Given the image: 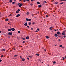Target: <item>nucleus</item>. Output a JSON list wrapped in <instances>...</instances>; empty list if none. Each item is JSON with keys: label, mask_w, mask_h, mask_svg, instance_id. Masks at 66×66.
<instances>
[{"label": "nucleus", "mask_w": 66, "mask_h": 66, "mask_svg": "<svg viewBox=\"0 0 66 66\" xmlns=\"http://www.w3.org/2000/svg\"><path fill=\"white\" fill-rule=\"evenodd\" d=\"M8 34H9V35H12V32H9Z\"/></svg>", "instance_id": "nucleus-1"}, {"label": "nucleus", "mask_w": 66, "mask_h": 66, "mask_svg": "<svg viewBox=\"0 0 66 66\" xmlns=\"http://www.w3.org/2000/svg\"><path fill=\"white\" fill-rule=\"evenodd\" d=\"M15 29H14V28H11V30L12 31H15Z\"/></svg>", "instance_id": "nucleus-2"}, {"label": "nucleus", "mask_w": 66, "mask_h": 66, "mask_svg": "<svg viewBox=\"0 0 66 66\" xmlns=\"http://www.w3.org/2000/svg\"><path fill=\"white\" fill-rule=\"evenodd\" d=\"M22 5V4H21L19 5V7H21Z\"/></svg>", "instance_id": "nucleus-3"}, {"label": "nucleus", "mask_w": 66, "mask_h": 66, "mask_svg": "<svg viewBox=\"0 0 66 66\" xmlns=\"http://www.w3.org/2000/svg\"><path fill=\"white\" fill-rule=\"evenodd\" d=\"M24 25L25 26H27V22H26L24 24Z\"/></svg>", "instance_id": "nucleus-4"}, {"label": "nucleus", "mask_w": 66, "mask_h": 66, "mask_svg": "<svg viewBox=\"0 0 66 66\" xmlns=\"http://www.w3.org/2000/svg\"><path fill=\"white\" fill-rule=\"evenodd\" d=\"M54 4H58V3H57V2H55Z\"/></svg>", "instance_id": "nucleus-5"}, {"label": "nucleus", "mask_w": 66, "mask_h": 66, "mask_svg": "<svg viewBox=\"0 0 66 66\" xmlns=\"http://www.w3.org/2000/svg\"><path fill=\"white\" fill-rule=\"evenodd\" d=\"M19 16H20V15L18 14L16 15V17H19Z\"/></svg>", "instance_id": "nucleus-6"}, {"label": "nucleus", "mask_w": 66, "mask_h": 66, "mask_svg": "<svg viewBox=\"0 0 66 66\" xmlns=\"http://www.w3.org/2000/svg\"><path fill=\"white\" fill-rule=\"evenodd\" d=\"M9 20V19H5V21H7Z\"/></svg>", "instance_id": "nucleus-7"}, {"label": "nucleus", "mask_w": 66, "mask_h": 66, "mask_svg": "<svg viewBox=\"0 0 66 66\" xmlns=\"http://www.w3.org/2000/svg\"><path fill=\"white\" fill-rule=\"evenodd\" d=\"M26 39H29V36H27L26 37Z\"/></svg>", "instance_id": "nucleus-8"}, {"label": "nucleus", "mask_w": 66, "mask_h": 66, "mask_svg": "<svg viewBox=\"0 0 66 66\" xmlns=\"http://www.w3.org/2000/svg\"><path fill=\"white\" fill-rule=\"evenodd\" d=\"M54 36H55V37H57V36H58V35L57 34H56L54 35Z\"/></svg>", "instance_id": "nucleus-9"}, {"label": "nucleus", "mask_w": 66, "mask_h": 66, "mask_svg": "<svg viewBox=\"0 0 66 66\" xmlns=\"http://www.w3.org/2000/svg\"><path fill=\"white\" fill-rule=\"evenodd\" d=\"M25 60V59L24 58H22V61H24Z\"/></svg>", "instance_id": "nucleus-10"}, {"label": "nucleus", "mask_w": 66, "mask_h": 66, "mask_svg": "<svg viewBox=\"0 0 66 66\" xmlns=\"http://www.w3.org/2000/svg\"><path fill=\"white\" fill-rule=\"evenodd\" d=\"M57 34H58V35H59V34H60V32H59V31H58L57 33Z\"/></svg>", "instance_id": "nucleus-11"}, {"label": "nucleus", "mask_w": 66, "mask_h": 66, "mask_svg": "<svg viewBox=\"0 0 66 66\" xmlns=\"http://www.w3.org/2000/svg\"><path fill=\"white\" fill-rule=\"evenodd\" d=\"M2 51H5V49H2Z\"/></svg>", "instance_id": "nucleus-12"}, {"label": "nucleus", "mask_w": 66, "mask_h": 66, "mask_svg": "<svg viewBox=\"0 0 66 66\" xmlns=\"http://www.w3.org/2000/svg\"><path fill=\"white\" fill-rule=\"evenodd\" d=\"M42 6V5H39L38 6L39 7H41V6Z\"/></svg>", "instance_id": "nucleus-13"}, {"label": "nucleus", "mask_w": 66, "mask_h": 66, "mask_svg": "<svg viewBox=\"0 0 66 66\" xmlns=\"http://www.w3.org/2000/svg\"><path fill=\"white\" fill-rule=\"evenodd\" d=\"M46 38H47V39H48V38H49V37L48 36H46Z\"/></svg>", "instance_id": "nucleus-14"}, {"label": "nucleus", "mask_w": 66, "mask_h": 66, "mask_svg": "<svg viewBox=\"0 0 66 66\" xmlns=\"http://www.w3.org/2000/svg\"><path fill=\"white\" fill-rule=\"evenodd\" d=\"M26 20L27 21H29V19L27 18L26 19Z\"/></svg>", "instance_id": "nucleus-15"}, {"label": "nucleus", "mask_w": 66, "mask_h": 66, "mask_svg": "<svg viewBox=\"0 0 66 66\" xmlns=\"http://www.w3.org/2000/svg\"><path fill=\"white\" fill-rule=\"evenodd\" d=\"M37 3L38 4H40V3H39V2H37Z\"/></svg>", "instance_id": "nucleus-16"}, {"label": "nucleus", "mask_w": 66, "mask_h": 66, "mask_svg": "<svg viewBox=\"0 0 66 66\" xmlns=\"http://www.w3.org/2000/svg\"><path fill=\"white\" fill-rule=\"evenodd\" d=\"M64 3V2H62V3H60V4H63Z\"/></svg>", "instance_id": "nucleus-17"}, {"label": "nucleus", "mask_w": 66, "mask_h": 66, "mask_svg": "<svg viewBox=\"0 0 66 66\" xmlns=\"http://www.w3.org/2000/svg\"><path fill=\"white\" fill-rule=\"evenodd\" d=\"M36 55H37V56H39V54H36Z\"/></svg>", "instance_id": "nucleus-18"}, {"label": "nucleus", "mask_w": 66, "mask_h": 66, "mask_svg": "<svg viewBox=\"0 0 66 66\" xmlns=\"http://www.w3.org/2000/svg\"><path fill=\"white\" fill-rule=\"evenodd\" d=\"M31 22H29L28 23L29 25H31Z\"/></svg>", "instance_id": "nucleus-19"}, {"label": "nucleus", "mask_w": 66, "mask_h": 66, "mask_svg": "<svg viewBox=\"0 0 66 66\" xmlns=\"http://www.w3.org/2000/svg\"><path fill=\"white\" fill-rule=\"evenodd\" d=\"M52 27H51L50 28V30H52L53 29H52Z\"/></svg>", "instance_id": "nucleus-20"}, {"label": "nucleus", "mask_w": 66, "mask_h": 66, "mask_svg": "<svg viewBox=\"0 0 66 66\" xmlns=\"http://www.w3.org/2000/svg\"><path fill=\"white\" fill-rule=\"evenodd\" d=\"M3 56H4L3 55H2L1 56V57H3Z\"/></svg>", "instance_id": "nucleus-21"}, {"label": "nucleus", "mask_w": 66, "mask_h": 66, "mask_svg": "<svg viewBox=\"0 0 66 66\" xmlns=\"http://www.w3.org/2000/svg\"><path fill=\"white\" fill-rule=\"evenodd\" d=\"M16 13H17V14H18V13H19V12L18 11H16Z\"/></svg>", "instance_id": "nucleus-22"}, {"label": "nucleus", "mask_w": 66, "mask_h": 66, "mask_svg": "<svg viewBox=\"0 0 66 66\" xmlns=\"http://www.w3.org/2000/svg\"><path fill=\"white\" fill-rule=\"evenodd\" d=\"M29 12H27L26 13L27 15H29Z\"/></svg>", "instance_id": "nucleus-23"}, {"label": "nucleus", "mask_w": 66, "mask_h": 66, "mask_svg": "<svg viewBox=\"0 0 66 66\" xmlns=\"http://www.w3.org/2000/svg\"><path fill=\"white\" fill-rule=\"evenodd\" d=\"M9 2H10V3H11V2H12V0H10L9 1Z\"/></svg>", "instance_id": "nucleus-24"}, {"label": "nucleus", "mask_w": 66, "mask_h": 66, "mask_svg": "<svg viewBox=\"0 0 66 66\" xmlns=\"http://www.w3.org/2000/svg\"><path fill=\"white\" fill-rule=\"evenodd\" d=\"M23 44H24L25 43V41H23Z\"/></svg>", "instance_id": "nucleus-25"}, {"label": "nucleus", "mask_w": 66, "mask_h": 66, "mask_svg": "<svg viewBox=\"0 0 66 66\" xmlns=\"http://www.w3.org/2000/svg\"><path fill=\"white\" fill-rule=\"evenodd\" d=\"M30 5L31 6H32V5H33V4H32V3H31L30 4Z\"/></svg>", "instance_id": "nucleus-26"}, {"label": "nucleus", "mask_w": 66, "mask_h": 66, "mask_svg": "<svg viewBox=\"0 0 66 66\" xmlns=\"http://www.w3.org/2000/svg\"><path fill=\"white\" fill-rule=\"evenodd\" d=\"M8 31H11V29H8Z\"/></svg>", "instance_id": "nucleus-27"}, {"label": "nucleus", "mask_w": 66, "mask_h": 66, "mask_svg": "<svg viewBox=\"0 0 66 66\" xmlns=\"http://www.w3.org/2000/svg\"><path fill=\"white\" fill-rule=\"evenodd\" d=\"M53 64H55L56 63V62L55 61H54L53 62Z\"/></svg>", "instance_id": "nucleus-28"}, {"label": "nucleus", "mask_w": 66, "mask_h": 66, "mask_svg": "<svg viewBox=\"0 0 66 66\" xmlns=\"http://www.w3.org/2000/svg\"><path fill=\"white\" fill-rule=\"evenodd\" d=\"M61 34H62V35H65V34H64V33H62Z\"/></svg>", "instance_id": "nucleus-29"}, {"label": "nucleus", "mask_w": 66, "mask_h": 66, "mask_svg": "<svg viewBox=\"0 0 66 66\" xmlns=\"http://www.w3.org/2000/svg\"><path fill=\"white\" fill-rule=\"evenodd\" d=\"M31 19H28V21H31Z\"/></svg>", "instance_id": "nucleus-30"}, {"label": "nucleus", "mask_w": 66, "mask_h": 66, "mask_svg": "<svg viewBox=\"0 0 66 66\" xmlns=\"http://www.w3.org/2000/svg\"><path fill=\"white\" fill-rule=\"evenodd\" d=\"M20 10L19 9H18L17 10V11H19V12H20Z\"/></svg>", "instance_id": "nucleus-31"}, {"label": "nucleus", "mask_w": 66, "mask_h": 66, "mask_svg": "<svg viewBox=\"0 0 66 66\" xmlns=\"http://www.w3.org/2000/svg\"><path fill=\"white\" fill-rule=\"evenodd\" d=\"M22 39H23V40H25L26 39H25V38H22Z\"/></svg>", "instance_id": "nucleus-32"}, {"label": "nucleus", "mask_w": 66, "mask_h": 66, "mask_svg": "<svg viewBox=\"0 0 66 66\" xmlns=\"http://www.w3.org/2000/svg\"><path fill=\"white\" fill-rule=\"evenodd\" d=\"M38 61H39L40 62H41V60H40V59H38Z\"/></svg>", "instance_id": "nucleus-33"}, {"label": "nucleus", "mask_w": 66, "mask_h": 66, "mask_svg": "<svg viewBox=\"0 0 66 66\" xmlns=\"http://www.w3.org/2000/svg\"><path fill=\"white\" fill-rule=\"evenodd\" d=\"M18 56L17 55H15L14 56V57H17V56Z\"/></svg>", "instance_id": "nucleus-34"}, {"label": "nucleus", "mask_w": 66, "mask_h": 66, "mask_svg": "<svg viewBox=\"0 0 66 66\" xmlns=\"http://www.w3.org/2000/svg\"><path fill=\"white\" fill-rule=\"evenodd\" d=\"M20 59H22V57H21V56H20Z\"/></svg>", "instance_id": "nucleus-35"}, {"label": "nucleus", "mask_w": 66, "mask_h": 66, "mask_svg": "<svg viewBox=\"0 0 66 66\" xmlns=\"http://www.w3.org/2000/svg\"><path fill=\"white\" fill-rule=\"evenodd\" d=\"M60 47H62V45H60Z\"/></svg>", "instance_id": "nucleus-36"}, {"label": "nucleus", "mask_w": 66, "mask_h": 66, "mask_svg": "<svg viewBox=\"0 0 66 66\" xmlns=\"http://www.w3.org/2000/svg\"><path fill=\"white\" fill-rule=\"evenodd\" d=\"M62 60H65V58L63 57L62 59Z\"/></svg>", "instance_id": "nucleus-37"}, {"label": "nucleus", "mask_w": 66, "mask_h": 66, "mask_svg": "<svg viewBox=\"0 0 66 66\" xmlns=\"http://www.w3.org/2000/svg\"><path fill=\"white\" fill-rule=\"evenodd\" d=\"M30 0H26V1H27V2H29V1Z\"/></svg>", "instance_id": "nucleus-38"}, {"label": "nucleus", "mask_w": 66, "mask_h": 66, "mask_svg": "<svg viewBox=\"0 0 66 66\" xmlns=\"http://www.w3.org/2000/svg\"><path fill=\"white\" fill-rule=\"evenodd\" d=\"M32 17H33L34 16V15L33 14H32Z\"/></svg>", "instance_id": "nucleus-39"}, {"label": "nucleus", "mask_w": 66, "mask_h": 66, "mask_svg": "<svg viewBox=\"0 0 66 66\" xmlns=\"http://www.w3.org/2000/svg\"><path fill=\"white\" fill-rule=\"evenodd\" d=\"M12 4H15V2H13L12 3Z\"/></svg>", "instance_id": "nucleus-40"}, {"label": "nucleus", "mask_w": 66, "mask_h": 66, "mask_svg": "<svg viewBox=\"0 0 66 66\" xmlns=\"http://www.w3.org/2000/svg\"><path fill=\"white\" fill-rule=\"evenodd\" d=\"M19 37H17V39H19Z\"/></svg>", "instance_id": "nucleus-41"}, {"label": "nucleus", "mask_w": 66, "mask_h": 66, "mask_svg": "<svg viewBox=\"0 0 66 66\" xmlns=\"http://www.w3.org/2000/svg\"><path fill=\"white\" fill-rule=\"evenodd\" d=\"M18 33H20V31H18Z\"/></svg>", "instance_id": "nucleus-42"}, {"label": "nucleus", "mask_w": 66, "mask_h": 66, "mask_svg": "<svg viewBox=\"0 0 66 66\" xmlns=\"http://www.w3.org/2000/svg\"><path fill=\"white\" fill-rule=\"evenodd\" d=\"M29 56V57H30V58H32V56Z\"/></svg>", "instance_id": "nucleus-43"}, {"label": "nucleus", "mask_w": 66, "mask_h": 66, "mask_svg": "<svg viewBox=\"0 0 66 66\" xmlns=\"http://www.w3.org/2000/svg\"><path fill=\"white\" fill-rule=\"evenodd\" d=\"M26 0H23V2H26Z\"/></svg>", "instance_id": "nucleus-44"}, {"label": "nucleus", "mask_w": 66, "mask_h": 66, "mask_svg": "<svg viewBox=\"0 0 66 66\" xmlns=\"http://www.w3.org/2000/svg\"><path fill=\"white\" fill-rule=\"evenodd\" d=\"M37 30H38V31H39V28L37 29Z\"/></svg>", "instance_id": "nucleus-45"}, {"label": "nucleus", "mask_w": 66, "mask_h": 66, "mask_svg": "<svg viewBox=\"0 0 66 66\" xmlns=\"http://www.w3.org/2000/svg\"><path fill=\"white\" fill-rule=\"evenodd\" d=\"M63 37H64V38H65L66 37V36H63Z\"/></svg>", "instance_id": "nucleus-46"}, {"label": "nucleus", "mask_w": 66, "mask_h": 66, "mask_svg": "<svg viewBox=\"0 0 66 66\" xmlns=\"http://www.w3.org/2000/svg\"><path fill=\"white\" fill-rule=\"evenodd\" d=\"M44 3H47V2H46V1H45Z\"/></svg>", "instance_id": "nucleus-47"}, {"label": "nucleus", "mask_w": 66, "mask_h": 66, "mask_svg": "<svg viewBox=\"0 0 66 66\" xmlns=\"http://www.w3.org/2000/svg\"><path fill=\"white\" fill-rule=\"evenodd\" d=\"M46 17H48V15H46Z\"/></svg>", "instance_id": "nucleus-48"}, {"label": "nucleus", "mask_w": 66, "mask_h": 66, "mask_svg": "<svg viewBox=\"0 0 66 66\" xmlns=\"http://www.w3.org/2000/svg\"><path fill=\"white\" fill-rule=\"evenodd\" d=\"M27 59L28 60H30V59H29V57H27Z\"/></svg>", "instance_id": "nucleus-49"}, {"label": "nucleus", "mask_w": 66, "mask_h": 66, "mask_svg": "<svg viewBox=\"0 0 66 66\" xmlns=\"http://www.w3.org/2000/svg\"><path fill=\"white\" fill-rule=\"evenodd\" d=\"M35 24V23L34 22L32 23V24Z\"/></svg>", "instance_id": "nucleus-50"}, {"label": "nucleus", "mask_w": 66, "mask_h": 66, "mask_svg": "<svg viewBox=\"0 0 66 66\" xmlns=\"http://www.w3.org/2000/svg\"><path fill=\"white\" fill-rule=\"evenodd\" d=\"M35 32H38V31L36 30Z\"/></svg>", "instance_id": "nucleus-51"}, {"label": "nucleus", "mask_w": 66, "mask_h": 66, "mask_svg": "<svg viewBox=\"0 0 66 66\" xmlns=\"http://www.w3.org/2000/svg\"><path fill=\"white\" fill-rule=\"evenodd\" d=\"M31 29L32 30H33V28H31Z\"/></svg>", "instance_id": "nucleus-52"}, {"label": "nucleus", "mask_w": 66, "mask_h": 66, "mask_svg": "<svg viewBox=\"0 0 66 66\" xmlns=\"http://www.w3.org/2000/svg\"><path fill=\"white\" fill-rule=\"evenodd\" d=\"M34 0H31V2H32V1H33Z\"/></svg>", "instance_id": "nucleus-53"}, {"label": "nucleus", "mask_w": 66, "mask_h": 66, "mask_svg": "<svg viewBox=\"0 0 66 66\" xmlns=\"http://www.w3.org/2000/svg\"><path fill=\"white\" fill-rule=\"evenodd\" d=\"M0 62H2V60L1 59L0 60Z\"/></svg>", "instance_id": "nucleus-54"}, {"label": "nucleus", "mask_w": 66, "mask_h": 66, "mask_svg": "<svg viewBox=\"0 0 66 66\" xmlns=\"http://www.w3.org/2000/svg\"><path fill=\"white\" fill-rule=\"evenodd\" d=\"M58 40L59 41H61V39H59Z\"/></svg>", "instance_id": "nucleus-55"}, {"label": "nucleus", "mask_w": 66, "mask_h": 66, "mask_svg": "<svg viewBox=\"0 0 66 66\" xmlns=\"http://www.w3.org/2000/svg\"><path fill=\"white\" fill-rule=\"evenodd\" d=\"M62 48H63V49H64V48H65V47H62Z\"/></svg>", "instance_id": "nucleus-56"}, {"label": "nucleus", "mask_w": 66, "mask_h": 66, "mask_svg": "<svg viewBox=\"0 0 66 66\" xmlns=\"http://www.w3.org/2000/svg\"><path fill=\"white\" fill-rule=\"evenodd\" d=\"M63 33H64V34L65 33V32L64 31H63Z\"/></svg>", "instance_id": "nucleus-57"}, {"label": "nucleus", "mask_w": 66, "mask_h": 66, "mask_svg": "<svg viewBox=\"0 0 66 66\" xmlns=\"http://www.w3.org/2000/svg\"><path fill=\"white\" fill-rule=\"evenodd\" d=\"M27 28H29V26H27Z\"/></svg>", "instance_id": "nucleus-58"}, {"label": "nucleus", "mask_w": 66, "mask_h": 66, "mask_svg": "<svg viewBox=\"0 0 66 66\" xmlns=\"http://www.w3.org/2000/svg\"><path fill=\"white\" fill-rule=\"evenodd\" d=\"M58 36V37H61V36Z\"/></svg>", "instance_id": "nucleus-59"}, {"label": "nucleus", "mask_w": 66, "mask_h": 66, "mask_svg": "<svg viewBox=\"0 0 66 66\" xmlns=\"http://www.w3.org/2000/svg\"><path fill=\"white\" fill-rule=\"evenodd\" d=\"M65 59H66V56H65Z\"/></svg>", "instance_id": "nucleus-60"}, {"label": "nucleus", "mask_w": 66, "mask_h": 66, "mask_svg": "<svg viewBox=\"0 0 66 66\" xmlns=\"http://www.w3.org/2000/svg\"><path fill=\"white\" fill-rule=\"evenodd\" d=\"M11 15H12V14H10L9 15V16H11Z\"/></svg>", "instance_id": "nucleus-61"}, {"label": "nucleus", "mask_w": 66, "mask_h": 66, "mask_svg": "<svg viewBox=\"0 0 66 66\" xmlns=\"http://www.w3.org/2000/svg\"><path fill=\"white\" fill-rule=\"evenodd\" d=\"M14 50H16V49H15V48H14Z\"/></svg>", "instance_id": "nucleus-62"}, {"label": "nucleus", "mask_w": 66, "mask_h": 66, "mask_svg": "<svg viewBox=\"0 0 66 66\" xmlns=\"http://www.w3.org/2000/svg\"><path fill=\"white\" fill-rule=\"evenodd\" d=\"M55 30V31H56V30L55 29V30Z\"/></svg>", "instance_id": "nucleus-63"}, {"label": "nucleus", "mask_w": 66, "mask_h": 66, "mask_svg": "<svg viewBox=\"0 0 66 66\" xmlns=\"http://www.w3.org/2000/svg\"><path fill=\"white\" fill-rule=\"evenodd\" d=\"M63 1H66V0H63Z\"/></svg>", "instance_id": "nucleus-64"}]
</instances>
